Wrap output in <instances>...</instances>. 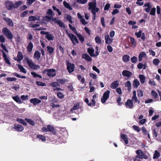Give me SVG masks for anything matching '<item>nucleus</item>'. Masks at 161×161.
<instances>
[{
    "instance_id": "obj_11",
    "label": "nucleus",
    "mask_w": 161,
    "mask_h": 161,
    "mask_svg": "<svg viewBox=\"0 0 161 161\" xmlns=\"http://www.w3.org/2000/svg\"><path fill=\"white\" fill-rule=\"evenodd\" d=\"M89 10H91L92 8L96 7L97 3L96 0H93L92 2H89L88 3Z\"/></svg>"
},
{
    "instance_id": "obj_62",
    "label": "nucleus",
    "mask_w": 161,
    "mask_h": 161,
    "mask_svg": "<svg viewBox=\"0 0 161 161\" xmlns=\"http://www.w3.org/2000/svg\"><path fill=\"white\" fill-rule=\"evenodd\" d=\"M151 94L155 98H156L158 97V95L157 92L154 90H152L151 91Z\"/></svg>"
},
{
    "instance_id": "obj_35",
    "label": "nucleus",
    "mask_w": 161,
    "mask_h": 161,
    "mask_svg": "<svg viewBox=\"0 0 161 161\" xmlns=\"http://www.w3.org/2000/svg\"><path fill=\"white\" fill-rule=\"evenodd\" d=\"M46 13L47 15L51 16L54 15V13L51 9H48Z\"/></svg>"
},
{
    "instance_id": "obj_22",
    "label": "nucleus",
    "mask_w": 161,
    "mask_h": 161,
    "mask_svg": "<svg viewBox=\"0 0 161 161\" xmlns=\"http://www.w3.org/2000/svg\"><path fill=\"white\" fill-rule=\"evenodd\" d=\"M58 101H53V103H50V106L52 107V108H59L60 105L58 103Z\"/></svg>"
},
{
    "instance_id": "obj_16",
    "label": "nucleus",
    "mask_w": 161,
    "mask_h": 161,
    "mask_svg": "<svg viewBox=\"0 0 161 161\" xmlns=\"http://www.w3.org/2000/svg\"><path fill=\"white\" fill-rule=\"evenodd\" d=\"M14 126V129L18 131H21L24 130L23 127L21 125L15 124Z\"/></svg>"
},
{
    "instance_id": "obj_52",
    "label": "nucleus",
    "mask_w": 161,
    "mask_h": 161,
    "mask_svg": "<svg viewBox=\"0 0 161 161\" xmlns=\"http://www.w3.org/2000/svg\"><path fill=\"white\" fill-rule=\"evenodd\" d=\"M66 18L70 23H73L72 20V17L69 15L67 14Z\"/></svg>"
},
{
    "instance_id": "obj_23",
    "label": "nucleus",
    "mask_w": 161,
    "mask_h": 161,
    "mask_svg": "<svg viewBox=\"0 0 161 161\" xmlns=\"http://www.w3.org/2000/svg\"><path fill=\"white\" fill-rule=\"evenodd\" d=\"M125 106L127 108H131L133 106V101H127L125 103Z\"/></svg>"
},
{
    "instance_id": "obj_27",
    "label": "nucleus",
    "mask_w": 161,
    "mask_h": 161,
    "mask_svg": "<svg viewBox=\"0 0 161 161\" xmlns=\"http://www.w3.org/2000/svg\"><path fill=\"white\" fill-rule=\"evenodd\" d=\"M45 38H47L48 41H53L54 39L53 36L49 33L46 35Z\"/></svg>"
},
{
    "instance_id": "obj_45",
    "label": "nucleus",
    "mask_w": 161,
    "mask_h": 161,
    "mask_svg": "<svg viewBox=\"0 0 161 161\" xmlns=\"http://www.w3.org/2000/svg\"><path fill=\"white\" fill-rule=\"evenodd\" d=\"M43 18L44 19L42 20L43 21L45 20L46 21L48 22L50 21L51 18H52V17L47 15L44 16Z\"/></svg>"
},
{
    "instance_id": "obj_18",
    "label": "nucleus",
    "mask_w": 161,
    "mask_h": 161,
    "mask_svg": "<svg viewBox=\"0 0 161 161\" xmlns=\"http://www.w3.org/2000/svg\"><path fill=\"white\" fill-rule=\"evenodd\" d=\"M119 85L118 81L114 80L111 84L110 87L112 88L115 89L116 88L119 86Z\"/></svg>"
},
{
    "instance_id": "obj_32",
    "label": "nucleus",
    "mask_w": 161,
    "mask_h": 161,
    "mask_svg": "<svg viewBox=\"0 0 161 161\" xmlns=\"http://www.w3.org/2000/svg\"><path fill=\"white\" fill-rule=\"evenodd\" d=\"M136 154L137 155V156H136V157L135 158H137L140 159L141 157L142 156V153H143V152L142 151L140 150H137L136 152Z\"/></svg>"
},
{
    "instance_id": "obj_61",
    "label": "nucleus",
    "mask_w": 161,
    "mask_h": 161,
    "mask_svg": "<svg viewBox=\"0 0 161 161\" xmlns=\"http://www.w3.org/2000/svg\"><path fill=\"white\" fill-rule=\"evenodd\" d=\"M130 41L132 45L135 46H136V42L134 38L132 37H131L130 38Z\"/></svg>"
},
{
    "instance_id": "obj_1",
    "label": "nucleus",
    "mask_w": 161,
    "mask_h": 161,
    "mask_svg": "<svg viewBox=\"0 0 161 161\" xmlns=\"http://www.w3.org/2000/svg\"><path fill=\"white\" fill-rule=\"evenodd\" d=\"M21 2H17L15 3V4L17 5L16 6H15V4L11 1L7 0L5 2V6L6 8L9 10L12 9L13 8H17L18 7Z\"/></svg>"
},
{
    "instance_id": "obj_4",
    "label": "nucleus",
    "mask_w": 161,
    "mask_h": 161,
    "mask_svg": "<svg viewBox=\"0 0 161 161\" xmlns=\"http://www.w3.org/2000/svg\"><path fill=\"white\" fill-rule=\"evenodd\" d=\"M66 34L70 38V40L72 41V42L74 45H75V42L77 44L79 43V41L75 36L72 34L69 33L68 31L67 30L66 31Z\"/></svg>"
},
{
    "instance_id": "obj_30",
    "label": "nucleus",
    "mask_w": 161,
    "mask_h": 161,
    "mask_svg": "<svg viewBox=\"0 0 161 161\" xmlns=\"http://www.w3.org/2000/svg\"><path fill=\"white\" fill-rule=\"evenodd\" d=\"M34 58L39 59L41 57V53L38 51H36L34 53Z\"/></svg>"
},
{
    "instance_id": "obj_56",
    "label": "nucleus",
    "mask_w": 161,
    "mask_h": 161,
    "mask_svg": "<svg viewBox=\"0 0 161 161\" xmlns=\"http://www.w3.org/2000/svg\"><path fill=\"white\" fill-rule=\"evenodd\" d=\"M130 60L132 63H135L137 61L138 59L136 57L133 56L131 58Z\"/></svg>"
},
{
    "instance_id": "obj_28",
    "label": "nucleus",
    "mask_w": 161,
    "mask_h": 161,
    "mask_svg": "<svg viewBox=\"0 0 161 161\" xmlns=\"http://www.w3.org/2000/svg\"><path fill=\"white\" fill-rule=\"evenodd\" d=\"M76 35L81 43H82L84 41V37L80 33H77Z\"/></svg>"
},
{
    "instance_id": "obj_9",
    "label": "nucleus",
    "mask_w": 161,
    "mask_h": 161,
    "mask_svg": "<svg viewBox=\"0 0 161 161\" xmlns=\"http://www.w3.org/2000/svg\"><path fill=\"white\" fill-rule=\"evenodd\" d=\"M17 57L18 58L16 57L14 58V59L16 61H17L18 62H20L23 58V56L21 52L18 51L17 54Z\"/></svg>"
},
{
    "instance_id": "obj_10",
    "label": "nucleus",
    "mask_w": 161,
    "mask_h": 161,
    "mask_svg": "<svg viewBox=\"0 0 161 161\" xmlns=\"http://www.w3.org/2000/svg\"><path fill=\"white\" fill-rule=\"evenodd\" d=\"M105 43L107 44H110L113 42V39L110 38L109 35H107L105 36Z\"/></svg>"
},
{
    "instance_id": "obj_57",
    "label": "nucleus",
    "mask_w": 161,
    "mask_h": 161,
    "mask_svg": "<svg viewBox=\"0 0 161 161\" xmlns=\"http://www.w3.org/2000/svg\"><path fill=\"white\" fill-rule=\"evenodd\" d=\"M36 84L37 85L42 86H46L45 83L42 82L37 81L36 82Z\"/></svg>"
},
{
    "instance_id": "obj_15",
    "label": "nucleus",
    "mask_w": 161,
    "mask_h": 161,
    "mask_svg": "<svg viewBox=\"0 0 161 161\" xmlns=\"http://www.w3.org/2000/svg\"><path fill=\"white\" fill-rule=\"evenodd\" d=\"M122 74L123 76L130 77L132 75V73L127 70H124L122 72Z\"/></svg>"
},
{
    "instance_id": "obj_8",
    "label": "nucleus",
    "mask_w": 161,
    "mask_h": 161,
    "mask_svg": "<svg viewBox=\"0 0 161 161\" xmlns=\"http://www.w3.org/2000/svg\"><path fill=\"white\" fill-rule=\"evenodd\" d=\"M3 20L6 22L7 25L10 27H13L14 24L13 21L10 18H3Z\"/></svg>"
},
{
    "instance_id": "obj_5",
    "label": "nucleus",
    "mask_w": 161,
    "mask_h": 161,
    "mask_svg": "<svg viewBox=\"0 0 161 161\" xmlns=\"http://www.w3.org/2000/svg\"><path fill=\"white\" fill-rule=\"evenodd\" d=\"M79 108L81 109L80 112H81L83 109L82 107L80 106V103H77L74 104V106L70 109V112L71 113H75L76 114H78L77 113V111Z\"/></svg>"
},
{
    "instance_id": "obj_48",
    "label": "nucleus",
    "mask_w": 161,
    "mask_h": 161,
    "mask_svg": "<svg viewBox=\"0 0 161 161\" xmlns=\"http://www.w3.org/2000/svg\"><path fill=\"white\" fill-rule=\"evenodd\" d=\"M125 86L128 87V90H130L131 88V84L130 81H127L125 84Z\"/></svg>"
},
{
    "instance_id": "obj_14",
    "label": "nucleus",
    "mask_w": 161,
    "mask_h": 161,
    "mask_svg": "<svg viewBox=\"0 0 161 161\" xmlns=\"http://www.w3.org/2000/svg\"><path fill=\"white\" fill-rule=\"evenodd\" d=\"M40 17L39 16H31L29 17V21H33L36 20H40Z\"/></svg>"
},
{
    "instance_id": "obj_44",
    "label": "nucleus",
    "mask_w": 161,
    "mask_h": 161,
    "mask_svg": "<svg viewBox=\"0 0 161 161\" xmlns=\"http://www.w3.org/2000/svg\"><path fill=\"white\" fill-rule=\"evenodd\" d=\"M91 10V12L92 14L93 15H95L96 14V13L98 12L99 11V9L97 7H96L95 8H92Z\"/></svg>"
},
{
    "instance_id": "obj_47",
    "label": "nucleus",
    "mask_w": 161,
    "mask_h": 161,
    "mask_svg": "<svg viewBox=\"0 0 161 161\" xmlns=\"http://www.w3.org/2000/svg\"><path fill=\"white\" fill-rule=\"evenodd\" d=\"M17 121L20 123L25 126H26L27 125V123L25 122V120L22 119L18 118L17 119Z\"/></svg>"
},
{
    "instance_id": "obj_34",
    "label": "nucleus",
    "mask_w": 161,
    "mask_h": 161,
    "mask_svg": "<svg viewBox=\"0 0 161 161\" xmlns=\"http://www.w3.org/2000/svg\"><path fill=\"white\" fill-rule=\"evenodd\" d=\"M139 78L141 83L143 84L145 83V77L143 75H139Z\"/></svg>"
},
{
    "instance_id": "obj_17",
    "label": "nucleus",
    "mask_w": 161,
    "mask_h": 161,
    "mask_svg": "<svg viewBox=\"0 0 161 161\" xmlns=\"http://www.w3.org/2000/svg\"><path fill=\"white\" fill-rule=\"evenodd\" d=\"M47 130L48 131H49L52 132L53 135H55L56 134V130L53 126L50 125H48Z\"/></svg>"
},
{
    "instance_id": "obj_59",
    "label": "nucleus",
    "mask_w": 161,
    "mask_h": 161,
    "mask_svg": "<svg viewBox=\"0 0 161 161\" xmlns=\"http://www.w3.org/2000/svg\"><path fill=\"white\" fill-rule=\"evenodd\" d=\"M160 62V61L158 58H155L153 60V64L155 65H158Z\"/></svg>"
},
{
    "instance_id": "obj_3",
    "label": "nucleus",
    "mask_w": 161,
    "mask_h": 161,
    "mask_svg": "<svg viewBox=\"0 0 161 161\" xmlns=\"http://www.w3.org/2000/svg\"><path fill=\"white\" fill-rule=\"evenodd\" d=\"M2 32L8 39L11 40L13 39V35L7 27H5L3 28Z\"/></svg>"
},
{
    "instance_id": "obj_50",
    "label": "nucleus",
    "mask_w": 161,
    "mask_h": 161,
    "mask_svg": "<svg viewBox=\"0 0 161 161\" xmlns=\"http://www.w3.org/2000/svg\"><path fill=\"white\" fill-rule=\"evenodd\" d=\"M95 40L97 43L99 44H100L101 43V40L98 36H96L95 38Z\"/></svg>"
},
{
    "instance_id": "obj_39",
    "label": "nucleus",
    "mask_w": 161,
    "mask_h": 161,
    "mask_svg": "<svg viewBox=\"0 0 161 161\" xmlns=\"http://www.w3.org/2000/svg\"><path fill=\"white\" fill-rule=\"evenodd\" d=\"M77 78L78 80L80 81V82L84 84L85 83V79L83 78H82V76L80 75H77Z\"/></svg>"
},
{
    "instance_id": "obj_41",
    "label": "nucleus",
    "mask_w": 161,
    "mask_h": 161,
    "mask_svg": "<svg viewBox=\"0 0 161 161\" xmlns=\"http://www.w3.org/2000/svg\"><path fill=\"white\" fill-rule=\"evenodd\" d=\"M57 80L58 82V83L62 84H65L66 82L68 81V80L67 79H57Z\"/></svg>"
},
{
    "instance_id": "obj_26",
    "label": "nucleus",
    "mask_w": 161,
    "mask_h": 161,
    "mask_svg": "<svg viewBox=\"0 0 161 161\" xmlns=\"http://www.w3.org/2000/svg\"><path fill=\"white\" fill-rule=\"evenodd\" d=\"M130 57L127 55H124L122 57L123 61L125 63L128 62L130 60Z\"/></svg>"
},
{
    "instance_id": "obj_46",
    "label": "nucleus",
    "mask_w": 161,
    "mask_h": 161,
    "mask_svg": "<svg viewBox=\"0 0 161 161\" xmlns=\"http://www.w3.org/2000/svg\"><path fill=\"white\" fill-rule=\"evenodd\" d=\"M137 68L138 69H141L143 67V69H145L146 67L145 65H143L141 63H139L137 65Z\"/></svg>"
},
{
    "instance_id": "obj_29",
    "label": "nucleus",
    "mask_w": 161,
    "mask_h": 161,
    "mask_svg": "<svg viewBox=\"0 0 161 161\" xmlns=\"http://www.w3.org/2000/svg\"><path fill=\"white\" fill-rule=\"evenodd\" d=\"M140 85V82L137 79H135L133 80V86L135 88H137Z\"/></svg>"
},
{
    "instance_id": "obj_13",
    "label": "nucleus",
    "mask_w": 161,
    "mask_h": 161,
    "mask_svg": "<svg viewBox=\"0 0 161 161\" xmlns=\"http://www.w3.org/2000/svg\"><path fill=\"white\" fill-rule=\"evenodd\" d=\"M2 52L3 53V58L4 60L5 61L6 63L8 65H11V63L8 59V57H7V55L6 53L3 50H2Z\"/></svg>"
},
{
    "instance_id": "obj_31",
    "label": "nucleus",
    "mask_w": 161,
    "mask_h": 161,
    "mask_svg": "<svg viewBox=\"0 0 161 161\" xmlns=\"http://www.w3.org/2000/svg\"><path fill=\"white\" fill-rule=\"evenodd\" d=\"M25 120L28 123H29L30 125H32L35 126V122L32 120L28 119L27 118H25Z\"/></svg>"
},
{
    "instance_id": "obj_19",
    "label": "nucleus",
    "mask_w": 161,
    "mask_h": 161,
    "mask_svg": "<svg viewBox=\"0 0 161 161\" xmlns=\"http://www.w3.org/2000/svg\"><path fill=\"white\" fill-rule=\"evenodd\" d=\"M83 58L85 59L86 60L91 62L92 61V59L91 57L88 55L87 53L83 54L82 56Z\"/></svg>"
},
{
    "instance_id": "obj_42",
    "label": "nucleus",
    "mask_w": 161,
    "mask_h": 161,
    "mask_svg": "<svg viewBox=\"0 0 161 161\" xmlns=\"http://www.w3.org/2000/svg\"><path fill=\"white\" fill-rule=\"evenodd\" d=\"M47 50L48 51V53L50 55H51L53 53L54 51V48L53 47L47 46Z\"/></svg>"
},
{
    "instance_id": "obj_37",
    "label": "nucleus",
    "mask_w": 161,
    "mask_h": 161,
    "mask_svg": "<svg viewBox=\"0 0 161 161\" xmlns=\"http://www.w3.org/2000/svg\"><path fill=\"white\" fill-rule=\"evenodd\" d=\"M160 156V153L157 150H155L153 156V159H155L158 158Z\"/></svg>"
},
{
    "instance_id": "obj_60",
    "label": "nucleus",
    "mask_w": 161,
    "mask_h": 161,
    "mask_svg": "<svg viewBox=\"0 0 161 161\" xmlns=\"http://www.w3.org/2000/svg\"><path fill=\"white\" fill-rule=\"evenodd\" d=\"M137 95L138 97H142L143 95V92L141 89H140L137 92Z\"/></svg>"
},
{
    "instance_id": "obj_58",
    "label": "nucleus",
    "mask_w": 161,
    "mask_h": 161,
    "mask_svg": "<svg viewBox=\"0 0 161 161\" xmlns=\"http://www.w3.org/2000/svg\"><path fill=\"white\" fill-rule=\"evenodd\" d=\"M13 75L18 78H26V77L25 76H21L19 74H18L16 73H14L13 74Z\"/></svg>"
},
{
    "instance_id": "obj_43",
    "label": "nucleus",
    "mask_w": 161,
    "mask_h": 161,
    "mask_svg": "<svg viewBox=\"0 0 161 161\" xmlns=\"http://www.w3.org/2000/svg\"><path fill=\"white\" fill-rule=\"evenodd\" d=\"M88 105L91 107L95 106L96 103V101H85Z\"/></svg>"
},
{
    "instance_id": "obj_25",
    "label": "nucleus",
    "mask_w": 161,
    "mask_h": 161,
    "mask_svg": "<svg viewBox=\"0 0 161 161\" xmlns=\"http://www.w3.org/2000/svg\"><path fill=\"white\" fill-rule=\"evenodd\" d=\"M87 52L92 57H95V54H94V50L92 48H88L87 49Z\"/></svg>"
},
{
    "instance_id": "obj_6",
    "label": "nucleus",
    "mask_w": 161,
    "mask_h": 161,
    "mask_svg": "<svg viewBox=\"0 0 161 161\" xmlns=\"http://www.w3.org/2000/svg\"><path fill=\"white\" fill-rule=\"evenodd\" d=\"M45 72H47V75L50 77H53L55 76L56 74L55 73L56 70L54 69H46L44 70Z\"/></svg>"
},
{
    "instance_id": "obj_51",
    "label": "nucleus",
    "mask_w": 161,
    "mask_h": 161,
    "mask_svg": "<svg viewBox=\"0 0 161 161\" xmlns=\"http://www.w3.org/2000/svg\"><path fill=\"white\" fill-rule=\"evenodd\" d=\"M142 30H140L138 32H136L135 33V35L136 36L137 38H139L141 37L142 34Z\"/></svg>"
},
{
    "instance_id": "obj_64",
    "label": "nucleus",
    "mask_w": 161,
    "mask_h": 161,
    "mask_svg": "<svg viewBox=\"0 0 161 161\" xmlns=\"http://www.w3.org/2000/svg\"><path fill=\"white\" fill-rule=\"evenodd\" d=\"M141 129L142 130V132L145 135H147L148 133L147 131V130L144 127H142L141 128Z\"/></svg>"
},
{
    "instance_id": "obj_49",
    "label": "nucleus",
    "mask_w": 161,
    "mask_h": 161,
    "mask_svg": "<svg viewBox=\"0 0 161 161\" xmlns=\"http://www.w3.org/2000/svg\"><path fill=\"white\" fill-rule=\"evenodd\" d=\"M69 26L70 29L73 31L75 34L77 33L76 29L75 27H73L70 24H69Z\"/></svg>"
},
{
    "instance_id": "obj_38",
    "label": "nucleus",
    "mask_w": 161,
    "mask_h": 161,
    "mask_svg": "<svg viewBox=\"0 0 161 161\" xmlns=\"http://www.w3.org/2000/svg\"><path fill=\"white\" fill-rule=\"evenodd\" d=\"M18 65L19 69L20 70L21 72L25 74L27 73V71L24 68L22 65L20 64H18Z\"/></svg>"
},
{
    "instance_id": "obj_12",
    "label": "nucleus",
    "mask_w": 161,
    "mask_h": 161,
    "mask_svg": "<svg viewBox=\"0 0 161 161\" xmlns=\"http://www.w3.org/2000/svg\"><path fill=\"white\" fill-rule=\"evenodd\" d=\"M110 91L107 90L103 94V97L101 98V101H106L109 97Z\"/></svg>"
},
{
    "instance_id": "obj_53",
    "label": "nucleus",
    "mask_w": 161,
    "mask_h": 161,
    "mask_svg": "<svg viewBox=\"0 0 161 161\" xmlns=\"http://www.w3.org/2000/svg\"><path fill=\"white\" fill-rule=\"evenodd\" d=\"M132 127L134 130H135V131H136L137 132H140L141 130L139 127V126L136 125H133L132 126Z\"/></svg>"
},
{
    "instance_id": "obj_40",
    "label": "nucleus",
    "mask_w": 161,
    "mask_h": 161,
    "mask_svg": "<svg viewBox=\"0 0 161 161\" xmlns=\"http://www.w3.org/2000/svg\"><path fill=\"white\" fill-rule=\"evenodd\" d=\"M56 21L57 22V23L59 25L60 27H63V28H65L64 25L62 22L60 21L59 19H58L57 21Z\"/></svg>"
},
{
    "instance_id": "obj_2",
    "label": "nucleus",
    "mask_w": 161,
    "mask_h": 161,
    "mask_svg": "<svg viewBox=\"0 0 161 161\" xmlns=\"http://www.w3.org/2000/svg\"><path fill=\"white\" fill-rule=\"evenodd\" d=\"M27 64L29 67L34 70H36L40 68V66L39 65L35 64L31 59H29L28 57L25 58Z\"/></svg>"
},
{
    "instance_id": "obj_55",
    "label": "nucleus",
    "mask_w": 161,
    "mask_h": 161,
    "mask_svg": "<svg viewBox=\"0 0 161 161\" xmlns=\"http://www.w3.org/2000/svg\"><path fill=\"white\" fill-rule=\"evenodd\" d=\"M156 9L154 7L152 8L151 10L150 14L153 16L155 15L156 13Z\"/></svg>"
},
{
    "instance_id": "obj_24",
    "label": "nucleus",
    "mask_w": 161,
    "mask_h": 161,
    "mask_svg": "<svg viewBox=\"0 0 161 161\" xmlns=\"http://www.w3.org/2000/svg\"><path fill=\"white\" fill-rule=\"evenodd\" d=\"M144 6L145 7H147V8H146L145 10L146 12L148 13L152 7V6L151 5L150 3H147L145 4L144 5Z\"/></svg>"
},
{
    "instance_id": "obj_36",
    "label": "nucleus",
    "mask_w": 161,
    "mask_h": 161,
    "mask_svg": "<svg viewBox=\"0 0 161 161\" xmlns=\"http://www.w3.org/2000/svg\"><path fill=\"white\" fill-rule=\"evenodd\" d=\"M63 4L64 7L68 8L69 10H72V7L70 6V5L67 2L65 1H64L63 2Z\"/></svg>"
},
{
    "instance_id": "obj_63",
    "label": "nucleus",
    "mask_w": 161,
    "mask_h": 161,
    "mask_svg": "<svg viewBox=\"0 0 161 161\" xmlns=\"http://www.w3.org/2000/svg\"><path fill=\"white\" fill-rule=\"evenodd\" d=\"M51 86L52 87H56L58 86H59V84L58 82H54L51 83Z\"/></svg>"
},
{
    "instance_id": "obj_21",
    "label": "nucleus",
    "mask_w": 161,
    "mask_h": 161,
    "mask_svg": "<svg viewBox=\"0 0 161 161\" xmlns=\"http://www.w3.org/2000/svg\"><path fill=\"white\" fill-rule=\"evenodd\" d=\"M33 47V44L31 42H30L28 44V46L27 47V51L29 53H31L32 51Z\"/></svg>"
},
{
    "instance_id": "obj_20",
    "label": "nucleus",
    "mask_w": 161,
    "mask_h": 161,
    "mask_svg": "<svg viewBox=\"0 0 161 161\" xmlns=\"http://www.w3.org/2000/svg\"><path fill=\"white\" fill-rule=\"evenodd\" d=\"M120 136L122 139L124 141L125 144H127L129 143L128 138L125 134H122Z\"/></svg>"
},
{
    "instance_id": "obj_33",
    "label": "nucleus",
    "mask_w": 161,
    "mask_h": 161,
    "mask_svg": "<svg viewBox=\"0 0 161 161\" xmlns=\"http://www.w3.org/2000/svg\"><path fill=\"white\" fill-rule=\"evenodd\" d=\"M36 137L40 140L42 142H44L46 140L45 137L43 135L38 134L37 135Z\"/></svg>"
},
{
    "instance_id": "obj_54",
    "label": "nucleus",
    "mask_w": 161,
    "mask_h": 161,
    "mask_svg": "<svg viewBox=\"0 0 161 161\" xmlns=\"http://www.w3.org/2000/svg\"><path fill=\"white\" fill-rule=\"evenodd\" d=\"M17 80V79L14 77H8L6 78V80L7 81H16Z\"/></svg>"
},
{
    "instance_id": "obj_7",
    "label": "nucleus",
    "mask_w": 161,
    "mask_h": 161,
    "mask_svg": "<svg viewBox=\"0 0 161 161\" xmlns=\"http://www.w3.org/2000/svg\"><path fill=\"white\" fill-rule=\"evenodd\" d=\"M67 69L68 72L71 73L73 72L75 70V64H74L68 62L66 63Z\"/></svg>"
}]
</instances>
